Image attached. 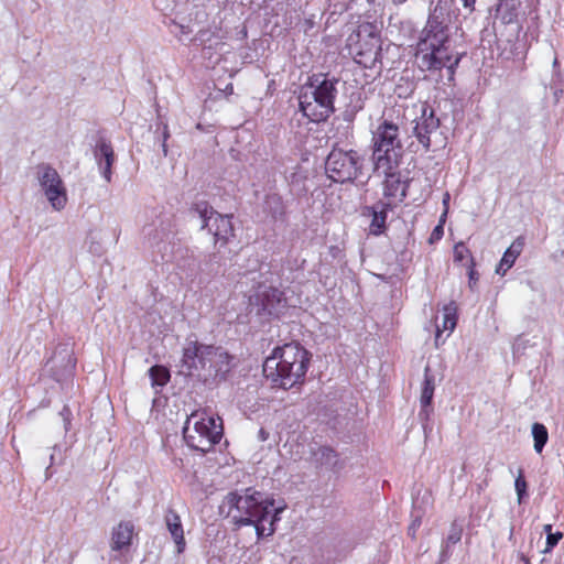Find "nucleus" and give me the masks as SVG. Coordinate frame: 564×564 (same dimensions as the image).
Masks as SVG:
<instances>
[{"label":"nucleus","mask_w":564,"mask_h":564,"mask_svg":"<svg viewBox=\"0 0 564 564\" xmlns=\"http://www.w3.org/2000/svg\"><path fill=\"white\" fill-rule=\"evenodd\" d=\"M434 389H435L434 378L429 375V369L426 368L425 373H424V381H423L421 398H420L421 405L426 406V405L432 404Z\"/></svg>","instance_id":"nucleus-25"},{"label":"nucleus","mask_w":564,"mask_h":564,"mask_svg":"<svg viewBox=\"0 0 564 564\" xmlns=\"http://www.w3.org/2000/svg\"><path fill=\"white\" fill-rule=\"evenodd\" d=\"M432 412H433V409L431 405H426V406L421 405V411L419 413V416L423 422H427L430 420Z\"/></svg>","instance_id":"nucleus-33"},{"label":"nucleus","mask_w":564,"mask_h":564,"mask_svg":"<svg viewBox=\"0 0 564 564\" xmlns=\"http://www.w3.org/2000/svg\"><path fill=\"white\" fill-rule=\"evenodd\" d=\"M170 31L182 42L188 40L189 35L194 32L189 24H184L177 21H173L170 24Z\"/></svg>","instance_id":"nucleus-27"},{"label":"nucleus","mask_w":564,"mask_h":564,"mask_svg":"<svg viewBox=\"0 0 564 564\" xmlns=\"http://www.w3.org/2000/svg\"><path fill=\"white\" fill-rule=\"evenodd\" d=\"M337 80L318 75L302 86L299 104L305 117L313 122L325 121L335 110Z\"/></svg>","instance_id":"nucleus-3"},{"label":"nucleus","mask_w":564,"mask_h":564,"mask_svg":"<svg viewBox=\"0 0 564 564\" xmlns=\"http://www.w3.org/2000/svg\"><path fill=\"white\" fill-rule=\"evenodd\" d=\"M392 208L391 202H379L372 207V220L370 224V232L380 235L386 226L387 212Z\"/></svg>","instance_id":"nucleus-23"},{"label":"nucleus","mask_w":564,"mask_h":564,"mask_svg":"<svg viewBox=\"0 0 564 564\" xmlns=\"http://www.w3.org/2000/svg\"><path fill=\"white\" fill-rule=\"evenodd\" d=\"M563 538V533L562 532H556V533H552V534H547L546 536V550H552L558 542L560 540Z\"/></svg>","instance_id":"nucleus-31"},{"label":"nucleus","mask_w":564,"mask_h":564,"mask_svg":"<svg viewBox=\"0 0 564 564\" xmlns=\"http://www.w3.org/2000/svg\"><path fill=\"white\" fill-rule=\"evenodd\" d=\"M462 539V529L455 524L452 525L449 533L446 539V543L449 544H456Z\"/></svg>","instance_id":"nucleus-30"},{"label":"nucleus","mask_w":564,"mask_h":564,"mask_svg":"<svg viewBox=\"0 0 564 564\" xmlns=\"http://www.w3.org/2000/svg\"><path fill=\"white\" fill-rule=\"evenodd\" d=\"M134 525L131 521L119 522L111 532L110 547L112 551L128 550L132 543Z\"/></svg>","instance_id":"nucleus-19"},{"label":"nucleus","mask_w":564,"mask_h":564,"mask_svg":"<svg viewBox=\"0 0 564 564\" xmlns=\"http://www.w3.org/2000/svg\"><path fill=\"white\" fill-rule=\"evenodd\" d=\"M183 436L191 448L207 453L223 436L221 421L206 413H192L183 427Z\"/></svg>","instance_id":"nucleus-4"},{"label":"nucleus","mask_w":564,"mask_h":564,"mask_svg":"<svg viewBox=\"0 0 564 564\" xmlns=\"http://www.w3.org/2000/svg\"><path fill=\"white\" fill-rule=\"evenodd\" d=\"M209 345L198 341H188L183 349L182 367L188 376H197L204 379L206 358L203 350Z\"/></svg>","instance_id":"nucleus-13"},{"label":"nucleus","mask_w":564,"mask_h":564,"mask_svg":"<svg viewBox=\"0 0 564 564\" xmlns=\"http://www.w3.org/2000/svg\"><path fill=\"white\" fill-rule=\"evenodd\" d=\"M420 112L421 115L414 119L413 132L425 150H429L432 145V135L436 134L440 127V120L426 104L420 106Z\"/></svg>","instance_id":"nucleus-10"},{"label":"nucleus","mask_w":564,"mask_h":564,"mask_svg":"<svg viewBox=\"0 0 564 564\" xmlns=\"http://www.w3.org/2000/svg\"><path fill=\"white\" fill-rule=\"evenodd\" d=\"M261 305L269 315L279 316L289 306V301L284 292L269 288L261 294Z\"/></svg>","instance_id":"nucleus-18"},{"label":"nucleus","mask_w":564,"mask_h":564,"mask_svg":"<svg viewBox=\"0 0 564 564\" xmlns=\"http://www.w3.org/2000/svg\"><path fill=\"white\" fill-rule=\"evenodd\" d=\"M94 159L99 172L107 183L111 182L112 165L116 162V155L110 141L101 138L94 148Z\"/></svg>","instance_id":"nucleus-16"},{"label":"nucleus","mask_w":564,"mask_h":564,"mask_svg":"<svg viewBox=\"0 0 564 564\" xmlns=\"http://www.w3.org/2000/svg\"><path fill=\"white\" fill-rule=\"evenodd\" d=\"M468 278H469V286L473 289L478 280L477 273L473 268L468 272Z\"/></svg>","instance_id":"nucleus-35"},{"label":"nucleus","mask_w":564,"mask_h":564,"mask_svg":"<svg viewBox=\"0 0 564 564\" xmlns=\"http://www.w3.org/2000/svg\"><path fill=\"white\" fill-rule=\"evenodd\" d=\"M259 437L261 441H265L268 438V434L265 433V431L263 429H261L259 431Z\"/></svg>","instance_id":"nucleus-39"},{"label":"nucleus","mask_w":564,"mask_h":564,"mask_svg":"<svg viewBox=\"0 0 564 564\" xmlns=\"http://www.w3.org/2000/svg\"><path fill=\"white\" fill-rule=\"evenodd\" d=\"M445 13L446 8L438 2L431 12L422 31L419 42L420 53H424L430 47H440L442 44H448V21L445 18Z\"/></svg>","instance_id":"nucleus-8"},{"label":"nucleus","mask_w":564,"mask_h":564,"mask_svg":"<svg viewBox=\"0 0 564 564\" xmlns=\"http://www.w3.org/2000/svg\"><path fill=\"white\" fill-rule=\"evenodd\" d=\"M203 352L206 354V370L204 380L224 377L230 370L231 357L221 347L209 345L208 348L203 350Z\"/></svg>","instance_id":"nucleus-14"},{"label":"nucleus","mask_w":564,"mask_h":564,"mask_svg":"<svg viewBox=\"0 0 564 564\" xmlns=\"http://www.w3.org/2000/svg\"><path fill=\"white\" fill-rule=\"evenodd\" d=\"M470 254L468 248L464 242H458L454 246V260L457 262H462Z\"/></svg>","instance_id":"nucleus-29"},{"label":"nucleus","mask_w":564,"mask_h":564,"mask_svg":"<svg viewBox=\"0 0 564 564\" xmlns=\"http://www.w3.org/2000/svg\"><path fill=\"white\" fill-rule=\"evenodd\" d=\"M195 212L202 220V228L208 229L214 236L215 243L225 245L234 234L231 216L221 215L214 210L207 203L202 202L195 205Z\"/></svg>","instance_id":"nucleus-9"},{"label":"nucleus","mask_w":564,"mask_h":564,"mask_svg":"<svg viewBox=\"0 0 564 564\" xmlns=\"http://www.w3.org/2000/svg\"><path fill=\"white\" fill-rule=\"evenodd\" d=\"M460 57L449 52L448 44H442L440 47H430L422 53V63L427 69H441L446 67L449 76L454 75Z\"/></svg>","instance_id":"nucleus-11"},{"label":"nucleus","mask_w":564,"mask_h":564,"mask_svg":"<svg viewBox=\"0 0 564 564\" xmlns=\"http://www.w3.org/2000/svg\"><path fill=\"white\" fill-rule=\"evenodd\" d=\"M557 64H558V61H557V58H555L553 62V66L555 67V66H557Z\"/></svg>","instance_id":"nucleus-42"},{"label":"nucleus","mask_w":564,"mask_h":564,"mask_svg":"<svg viewBox=\"0 0 564 564\" xmlns=\"http://www.w3.org/2000/svg\"><path fill=\"white\" fill-rule=\"evenodd\" d=\"M162 137H163V140H162L161 147H162V151H163L164 156H166L167 152H169V150H167V140L170 138V131H169V127H167L166 123L163 124Z\"/></svg>","instance_id":"nucleus-32"},{"label":"nucleus","mask_w":564,"mask_h":564,"mask_svg":"<svg viewBox=\"0 0 564 564\" xmlns=\"http://www.w3.org/2000/svg\"><path fill=\"white\" fill-rule=\"evenodd\" d=\"M514 489L517 492L518 502L521 503L524 500V498L528 497V492H527L528 484L524 478L522 469H519L518 476L514 481Z\"/></svg>","instance_id":"nucleus-28"},{"label":"nucleus","mask_w":564,"mask_h":564,"mask_svg":"<svg viewBox=\"0 0 564 564\" xmlns=\"http://www.w3.org/2000/svg\"><path fill=\"white\" fill-rule=\"evenodd\" d=\"M36 176L41 192L51 207L61 212L66 207L68 197L66 186L58 172L48 164L37 166Z\"/></svg>","instance_id":"nucleus-7"},{"label":"nucleus","mask_w":564,"mask_h":564,"mask_svg":"<svg viewBox=\"0 0 564 564\" xmlns=\"http://www.w3.org/2000/svg\"><path fill=\"white\" fill-rule=\"evenodd\" d=\"M325 169L328 177L337 183H345L357 177L361 164L356 151L333 149L328 154Z\"/></svg>","instance_id":"nucleus-6"},{"label":"nucleus","mask_w":564,"mask_h":564,"mask_svg":"<svg viewBox=\"0 0 564 564\" xmlns=\"http://www.w3.org/2000/svg\"><path fill=\"white\" fill-rule=\"evenodd\" d=\"M532 436L534 441V449L536 453L540 454L549 440V433L546 427L542 423H533Z\"/></svg>","instance_id":"nucleus-26"},{"label":"nucleus","mask_w":564,"mask_h":564,"mask_svg":"<svg viewBox=\"0 0 564 564\" xmlns=\"http://www.w3.org/2000/svg\"><path fill=\"white\" fill-rule=\"evenodd\" d=\"M270 200H272V202H274L276 204H280V197L276 196V195L268 196V202H270Z\"/></svg>","instance_id":"nucleus-40"},{"label":"nucleus","mask_w":564,"mask_h":564,"mask_svg":"<svg viewBox=\"0 0 564 564\" xmlns=\"http://www.w3.org/2000/svg\"><path fill=\"white\" fill-rule=\"evenodd\" d=\"M457 324V306L454 302L448 303L443 307V323L442 326H436L435 345L438 346L444 343L442 333L447 332V336L455 329Z\"/></svg>","instance_id":"nucleus-22"},{"label":"nucleus","mask_w":564,"mask_h":564,"mask_svg":"<svg viewBox=\"0 0 564 564\" xmlns=\"http://www.w3.org/2000/svg\"><path fill=\"white\" fill-rule=\"evenodd\" d=\"M46 366H50L53 377L61 381L63 377L72 375L75 368V359L67 347L64 346L59 351L54 352L53 357L47 360Z\"/></svg>","instance_id":"nucleus-17"},{"label":"nucleus","mask_w":564,"mask_h":564,"mask_svg":"<svg viewBox=\"0 0 564 564\" xmlns=\"http://www.w3.org/2000/svg\"><path fill=\"white\" fill-rule=\"evenodd\" d=\"M54 463V455H51V465Z\"/></svg>","instance_id":"nucleus-43"},{"label":"nucleus","mask_w":564,"mask_h":564,"mask_svg":"<svg viewBox=\"0 0 564 564\" xmlns=\"http://www.w3.org/2000/svg\"><path fill=\"white\" fill-rule=\"evenodd\" d=\"M373 172L378 176H384L383 195L389 202L393 204L394 200H403L406 196V184L401 180L399 161L387 171L384 169H377V166L373 165Z\"/></svg>","instance_id":"nucleus-12"},{"label":"nucleus","mask_w":564,"mask_h":564,"mask_svg":"<svg viewBox=\"0 0 564 564\" xmlns=\"http://www.w3.org/2000/svg\"><path fill=\"white\" fill-rule=\"evenodd\" d=\"M151 384L154 389L164 387L170 380V371L164 366H153L149 369Z\"/></svg>","instance_id":"nucleus-24"},{"label":"nucleus","mask_w":564,"mask_h":564,"mask_svg":"<svg viewBox=\"0 0 564 564\" xmlns=\"http://www.w3.org/2000/svg\"><path fill=\"white\" fill-rule=\"evenodd\" d=\"M448 203H449V194L448 193H445L444 197H443V205L445 207V210L442 215V217L444 218L447 214V209H448Z\"/></svg>","instance_id":"nucleus-37"},{"label":"nucleus","mask_w":564,"mask_h":564,"mask_svg":"<svg viewBox=\"0 0 564 564\" xmlns=\"http://www.w3.org/2000/svg\"><path fill=\"white\" fill-rule=\"evenodd\" d=\"M465 9H468L470 12L475 9L476 0H460Z\"/></svg>","instance_id":"nucleus-36"},{"label":"nucleus","mask_w":564,"mask_h":564,"mask_svg":"<svg viewBox=\"0 0 564 564\" xmlns=\"http://www.w3.org/2000/svg\"><path fill=\"white\" fill-rule=\"evenodd\" d=\"M443 221H444V218L441 217V223L433 229L432 231V235H431V239H441L443 234H444V230H443Z\"/></svg>","instance_id":"nucleus-34"},{"label":"nucleus","mask_w":564,"mask_h":564,"mask_svg":"<svg viewBox=\"0 0 564 564\" xmlns=\"http://www.w3.org/2000/svg\"><path fill=\"white\" fill-rule=\"evenodd\" d=\"M420 525L419 522L414 521L410 527H409V532L410 534H412V536L415 535V531H416V528Z\"/></svg>","instance_id":"nucleus-38"},{"label":"nucleus","mask_w":564,"mask_h":564,"mask_svg":"<svg viewBox=\"0 0 564 564\" xmlns=\"http://www.w3.org/2000/svg\"><path fill=\"white\" fill-rule=\"evenodd\" d=\"M543 530H544V532L546 533V535H547V534H552V533H553V532H552V524H545V525L543 527Z\"/></svg>","instance_id":"nucleus-41"},{"label":"nucleus","mask_w":564,"mask_h":564,"mask_svg":"<svg viewBox=\"0 0 564 564\" xmlns=\"http://www.w3.org/2000/svg\"><path fill=\"white\" fill-rule=\"evenodd\" d=\"M523 247V237H518L514 239L511 246L505 251L499 264L496 268V273L499 275H505L507 271L512 268L516 260L521 254Z\"/></svg>","instance_id":"nucleus-21"},{"label":"nucleus","mask_w":564,"mask_h":564,"mask_svg":"<svg viewBox=\"0 0 564 564\" xmlns=\"http://www.w3.org/2000/svg\"><path fill=\"white\" fill-rule=\"evenodd\" d=\"M372 161L377 169L386 171L399 161L398 150L402 148L399 139V127L389 120H382L372 133Z\"/></svg>","instance_id":"nucleus-5"},{"label":"nucleus","mask_w":564,"mask_h":564,"mask_svg":"<svg viewBox=\"0 0 564 564\" xmlns=\"http://www.w3.org/2000/svg\"><path fill=\"white\" fill-rule=\"evenodd\" d=\"M166 529L170 532L178 554L183 553L186 547L184 538V529L181 521V517L174 510H167L164 516Z\"/></svg>","instance_id":"nucleus-20"},{"label":"nucleus","mask_w":564,"mask_h":564,"mask_svg":"<svg viewBox=\"0 0 564 564\" xmlns=\"http://www.w3.org/2000/svg\"><path fill=\"white\" fill-rule=\"evenodd\" d=\"M65 412H67V413L69 412L67 408H64L62 414H64Z\"/></svg>","instance_id":"nucleus-44"},{"label":"nucleus","mask_w":564,"mask_h":564,"mask_svg":"<svg viewBox=\"0 0 564 564\" xmlns=\"http://www.w3.org/2000/svg\"><path fill=\"white\" fill-rule=\"evenodd\" d=\"M284 507H274L273 499L261 492L247 489L245 494H228L221 506V513L238 525L252 524L258 538L271 535L274 532V522Z\"/></svg>","instance_id":"nucleus-1"},{"label":"nucleus","mask_w":564,"mask_h":564,"mask_svg":"<svg viewBox=\"0 0 564 564\" xmlns=\"http://www.w3.org/2000/svg\"><path fill=\"white\" fill-rule=\"evenodd\" d=\"M380 39L370 33L365 41L359 40L355 51V61L366 68H372L380 55Z\"/></svg>","instance_id":"nucleus-15"},{"label":"nucleus","mask_w":564,"mask_h":564,"mask_svg":"<svg viewBox=\"0 0 564 564\" xmlns=\"http://www.w3.org/2000/svg\"><path fill=\"white\" fill-rule=\"evenodd\" d=\"M310 352L297 343L276 347L263 364L268 379L283 389L303 382L310 365Z\"/></svg>","instance_id":"nucleus-2"}]
</instances>
